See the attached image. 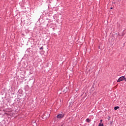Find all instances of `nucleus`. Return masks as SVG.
Here are the masks:
<instances>
[{
	"label": "nucleus",
	"instance_id": "nucleus-1",
	"mask_svg": "<svg viewBox=\"0 0 126 126\" xmlns=\"http://www.w3.org/2000/svg\"><path fill=\"white\" fill-rule=\"evenodd\" d=\"M125 79V76H122L118 79L117 82H121V81H123Z\"/></svg>",
	"mask_w": 126,
	"mask_h": 126
},
{
	"label": "nucleus",
	"instance_id": "nucleus-2",
	"mask_svg": "<svg viewBox=\"0 0 126 126\" xmlns=\"http://www.w3.org/2000/svg\"><path fill=\"white\" fill-rule=\"evenodd\" d=\"M63 117H64V114H58L57 116V118L58 119H63Z\"/></svg>",
	"mask_w": 126,
	"mask_h": 126
},
{
	"label": "nucleus",
	"instance_id": "nucleus-3",
	"mask_svg": "<svg viewBox=\"0 0 126 126\" xmlns=\"http://www.w3.org/2000/svg\"><path fill=\"white\" fill-rule=\"evenodd\" d=\"M86 122H87V123H90V119H89V118H87L86 120Z\"/></svg>",
	"mask_w": 126,
	"mask_h": 126
},
{
	"label": "nucleus",
	"instance_id": "nucleus-4",
	"mask_svg": "<svg viewBox=\"0 0 126 126\" xmlns=\"http://www.w3.org/2000/svg\"><path fill=\"white\" fill-rule=\"evenodd\" d=\"M120 108V107L119 106H115L114 107V110H118V109H119Z\"/></svg>",
	"mask_w": 126,
	"mask_h": 126
},
{
	"label": "nucleus",
	"instance_id": "nucleus-5",
	"mask_svg": "<svg viewBox=\"0 0 126 126\" xmlns=\"http://www.w3.org/2000/svg\"><path fill=\"white\" fill-rule=\"evenodd\" d=\"M98 126H104V124L99 123Z\"/></svg>",
	"mask_w": 126,
	"mask_h": 126
},
{
	"label": "nucleus",
	"instance_id": "nucleus-6",
	"mask_svg": "<svg viewBox=\"0 0 126 126\" xmlns=\"http://www.w3.org/2000/svg\"><path fill=\"white\" fill-rule=\"evenodd\" d=\"M2 122L3 123V124L5 125V120H2Z\"/></svg>",
	"mask_w": 126,
	"mask_h": 126
},
{
	"label": "nucleus",
	"instance_id": "nucleus-7",
	"mask_svg": "<svg viewBox=\"0 0 126 126\" xmlns=\"http://www.w3.org/2000/svg\"><path fill=\"white\" fill-rule=\"evenodd\" d=\"M43 49H44V47H43V46H42L39 48V50H43Z\"/></svg>",
	"mask_w": 126,
	"mask_h": 126
},
{
	"label": "nucleus",
	"instance_id": "nucleus-8",
	"mask_svg": "<svg viewBox=\"0 0 126 126\" xmlns=\"http://www.w3.org/2000/svg\"><path fill=\"white\" fill-rule=\"evenodd\" d=\"M32 124H36V122H35V121H32Z\"/></svg>",
	"mask_w": 126,
	"mask_h": 126
},
{
	"label": "nucleus",
	"instance_id": "nucleus-9",
	"mask_svg": "<svg viewBox=\"0 0 126 126\" xmlns=\"http://www.w3.org/2000/svg\"><path fill=\"white\" fill-rule=\"evenodd\" d=\"M46 115H47V113H45L44 115V117H46Z\"/></svg>",
	"mask_w": 126,
	"mask_h": 126
},
{
	"label": "nucleus",
	"instance_id": "nucleus-10",
	"mask_svg": "<svg viewBox=\"0 0 126 126\" xmlns=\"http://www.w3.org/2000/svg\"><path fill=\"white\" fill-rule=\"evenodd\" d=\"M124 80H125V81H126V76H125V79H124Z\"/></svg>",
	"mask_w": 126,
	"mask_h": 126
},
{
	"label": "nucleus",
	"instance_id": "nucleus-11",
	"mask_svg": "<svg viewBox=\"0 0 126 126\" xmlns=\"http://www.w3.org/2000/svg\"><path fill=\"white\" fill-rule=\"evenodd\" d=\"M49 117H50V114H48L46 118H49Z\"/></svg>",
	"mask_w": 126,
	"mask_h": 126
},
{
	"label": "nucleus",
	"instance_id": "nucleus-12",
	"mask_svg": "<svg viewBox=\"0 0 126 126\" xmlns=\"http://www.w3.org/2000/svg\"><path fill=\"white\" fill-rule=\"evenodd\" d=\"M110 118H111V117H108V120H110Z\"/></svg>",
	"mask_w": 126,
	"mask_h": 126
},
{
	"label": "nucleus",
	"instance_id": "nucleus-13",
	"mask_svg": "<svg viewBox=\"0 0 126 126\" xmlns=\"http://www.w3.org/2000/svg\"><path fill=\"white\" fill-rule=\"evenodd\" d=\"M102 122H103V120H100V124H101V123H102Z\"/></svg>",
	"mask_w": 126,
	"mask_h": 126
},
{
	"label": "nucleus",
	"instance_id": "nucleus-14",
	"mask_svg": "<svg viewBox=\"0 0 126 126\" xmlns=\"http://www.w3.org/2000/svg\"><path fill=\"white\" fill-rule=\"evenodd\" d=\"M33 126H37V125L35 124L34 125H33Z\"/></svg>",
	"mask_w": 126,
	"mask_h": 126
},
{
	"label": "nucleus",
	"instance_id": "nucleus-15",
	"mask_svg": "<svg viewBox=\"0 0 126 126\" xmlns=\"http://www.w3.org/2000/svg\"><path fill=\"white\" fill-rule=\"evenodd\" d=\"M110 9H113V7H111L110 8Z\"/></svg>",
	"mask_w": 126,
	"mask_h": 126
},
{
	"label": "nucleus",
	"instance_id": "nucleus-16",
	"mask_svg": "<svg viewBox=\"0 0 126 126\" xmlns=\"http://www.w3.org/2000/svg\"><path fill=\"white\" fill-rule=\"evenodd\" d=\"M110 124H111V125H112V124H113V122H111Z\"/></svg>",
	"mask_w": 126,
	"mask_h": 126
}]
</instances>
